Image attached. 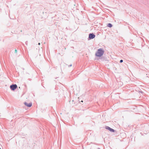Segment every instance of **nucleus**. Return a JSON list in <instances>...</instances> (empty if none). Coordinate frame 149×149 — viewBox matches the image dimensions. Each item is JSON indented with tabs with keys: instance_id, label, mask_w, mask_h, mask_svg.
Wrapping results in <instances>:
<instances>
[{
	"instance_id": "f257e3e1",
	"label": "nucleus",
	"mask_w": 149,
	"mask_h": 149,
	"mask_svg": "<svg viewBox=\"0 0 149 149\" xmlns=\"http://www.w3.org/2000/svg\"><path fill=\"white\" fill-rule=\"evenodd\" d=\"M104 52V51L102 49H99L96 52L95 55L96 56L100 57L103 55Z\"/></svg>"
},
{
	"instance_id": "f03ea898",
	"label": "nucleus",
	"mask_w": 149,
	"mask_h": 149,
	"mask_svg": "<svg viewBox=\"0 0 149 149\" xmlns=\"http://www.w3.org/2000/svg\"><path fill=\"white\" fill-rule=\"evenodd\" d=\"M17 87V86L16 84H13L10 86V88L12 91H14Z\"/></svg>"
},
{
	"instance_id": "7ed1b4c3",
	"label": "nucleus",
	"mask_w": 149,
	"mask_h": 149,
	"mask_svg": "<svg viewBox=\"0 0 149 149\" xmlns=\"http://www.w3.org/2000/svg\"><path fill=\"white\" fill-rule=\"evenodd\" d=\"M95 37V35L93 33H90L89 34L88 40H90L94 38Z\"/></svg>"
},
{
	"instance_id": "20e7f679",
	"label": "nucleus",
	"mask_w": 149,
	"mask_h": 149,
	"mask_svg": "<svg viewBox=\"0 0 149 149\" xmlns=\"http://www.w3.org/2000/svg\"><path fill=\"white\" fill-rule=\"evenodd\" d=\"M105 128L106 129H107L109 130L110 132H114L115 131V130L112 128H111L110 127L108 126H106L105 127Z\"/></svg>"
},
{
	"instance_id": "39448f33",
	"label": "nucleus",
	"mask_w": 149,
	"mask_h": 149,
	"mask_svg": "<svg viewBox=\"0 0 149 149\" xmlns=\"http://www.w3.org/2000/svg\"><path fill=\"white\" fill-rule=\"evenodd\" d=\"M24 104L25 106H27L28 107H31L32 105V103H30L28 104L27 102H24Z\"/></svg>"
},
{
	"instance_id": "423d86ee",
	"label": "nucleus",
	"mask_w": 149,
	"mask_h": 149,
	"mask_svg": "<svg viewBox=\"0 0 149 149\" xmlns=\"http://www.w3.org/2000/svg\"><path fill=\"white\" fill-rule=\"evenodd\" d=\"M107 26L110 28H111L112 26V25L111 23H109L107 25Z\"/></svg>"
},
{
	"instance_id": "0eeeda50",
	"label": "nucleus",
	"mask_w": 149,
	"mask_h": 149,
	"mask_svg": "<svg viewBox=\"0 0 149 149\" xmlns=\"http://www.w3.org/2000/svg\"><path fill=\"white\" fill-rule=\"evenodd\" d=\"M123 60H120V63H122L123 62Z\"/></svg>"
},
{
	"instance_id": "6e6552de",
	"label": "nucleus",
	"mask_w": 149,
	"mask_h": 149,
	"mask_svg": "<svg viewBox=\"0 0 149 149\" xmlns=\"http://www.w3.org/2000/svg\"><path fill=\"white\" fill-rule=\"evenodd\" d=\"M72 66V65L71 64V65H68V67H71V66Z\"/></svg>"
},
{
	"instance_id": "1a4fd4ad",
	"label": "nucleus",
	"mask_w": 149,
	"mask_h": 149,
	"mask_svg": "<svg viewBox=\"0 0 149 149\" xmlns=\"http://www.w3.org/2000/svg\"><path fill=\"white\" fill-rule=\"evenodd\" d=\"M17 50H16V49H15V53H17Z\"/></svg>"
},
{
	"instance_id": "9d476101",
	"label": "nucleus",
	"mask_w": 149,
	"mask_h": 149,
	"mask_svg": "<svg viewBox=\"0 0 149 149\" xmlns=\"http://www.w3.org/2000/svg\"><path fill=\"white\" fill-rule=\"evenodd\" d=\"M83 102V101L82 100H81V102H80V103L81 104H82V103H81V102Z\"/></svg>"
},
{
	"instance_id": "9b49d317",
	"label": "nucleus",
	"mask_w": 149,
	"mask_h": 149,
	"mask_svg": "<svg viewBox=\"0 0 149 149\" xmlns=\"http://www.w3.org/2000/svg\"><path fill=\"white\" fill-rule=\"evenodd\" d=\"M38 44L39 45H40V43H39Z\"/></svg>"
},
{
	"instance_id": "f8f14e48",
	"label": "nucleus",
	"mask_w": 149,
	"mask_h": 149,
	"mask_svg": "<svg viewBox=\"0 0 149 149\" xmlns=\"http://www.w3.org/2000/svg\"><path fill=\"white\" fill-rule=\"evenodd\" d=\"M98 149H100V148H98Z\"/></svg>"
},
{
	"instance_id": "ddd939ff",
	"label": "nucleus",
	"mask_w": 149,
	"mask_h": 149,
	"mask_svg": "<svg viewBox=\"0 0 149 149\" xmlns=\"http://www.w3.org/2000/svg\"><path fill=\"white\" fill-rule=\"evenodd\" d=\"M0 149H1V148H0Z\"/></svg>"
}]
</instances>
